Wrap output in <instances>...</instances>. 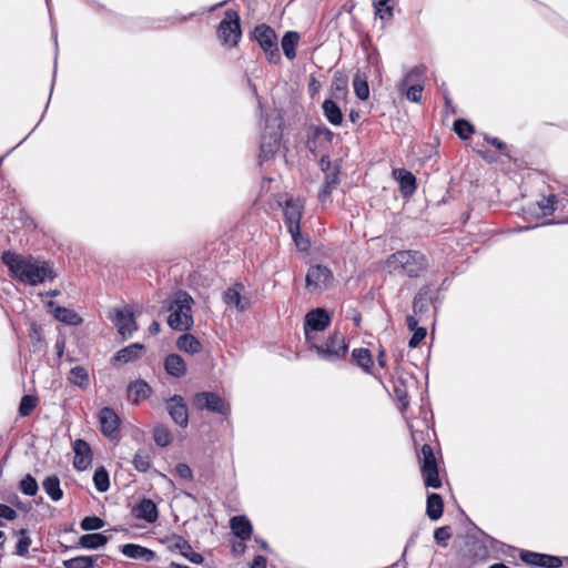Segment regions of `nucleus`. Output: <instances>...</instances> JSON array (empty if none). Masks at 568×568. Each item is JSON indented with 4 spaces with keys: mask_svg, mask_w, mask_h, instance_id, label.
Here are the masks:
<instances>
[{
    "mask_svg": "<svg viewBox=\"0 0 568 568\" xmlns=\"http://www.w3.org/2000/svg\"><path fill=\"white\" fill-rule=\"evenodd\" d=\"M193 298L184 291L174 294L173 300L169 303L168 310L171 312L168 317V324L175 331H187L193 325L191 308Z\"/></svg>",
    "mask_w": 568,
    "mask_h": 568,
    "instance_id": "3",
    "label": "nucleus"
},
{
    "mask_svg": "<svg viewBox=\"0 0 568 568\" xmlns=\"http://www.w3.org/2000/svg\"><path fill=\"white\" fill-rule=\"evenodd\" d=\"M426 73L425 65H416L412 68L403 78L402 82L398 85V90H402V87L413 83L424 84V77Z\"/></svg>",
    "mask_w": 568,
    "mask_h": 568,
    "instance_id": "37",
    "label": "nucleus"
},
{
    "mask_svg": "<svg viewBox=\"0 0 568 568\" xmlns=\"http://www.w3.org/2000/svg\"><path fill=\"white\" fill-rule=\"evenodd\" d=\"M38 398L33 395H23L19 404V415L22 417L30 416L37 407Z\"/></svg>",
    "mask_w": 568,
    "mask_h": 568,
    "instance_id": "46",
    "label": "nucleus"
},
{
    "mask_svg": "<svg viewBox=\"0 0 568 568\" xmlns=\"http://www.w3.org/2000/svg\"><path fill=\"white\" fill-rule=\"evenodd\" d=\"M48 306L52 308L53 317L65 325L79 326L83 322L82 317L71 308L55 305L53 302H50Z\"/></svg>",
    "mask_w": 568,
    "mask_h": 568,
    "instance_id": "18",
    "label": "nucleus"
},
{
    "mask_svg": "<svg viewBox=\"0 0 568 568\" xmlns=\"http://www.w3.org/2000/svg\"><path fill=\"white\" fill-rule=\"evenodd\" d=\"M352 357L359 367L366 372H369L371 367L373 366V358L371 352L367 348H354L352 352Z\"/></svg>",
    "mask_w": 568,
    "mask_h": 568,
    "instance_id": "40",
    "label": "nucleus"
},
{
    "mask_svg": "<svg viewBox=\"0 0 568 568\" xmlns=\"http://www.w3.org/2000/svg\"><path fill=\"white\" fill-rule=\"evenodd\" d=\"M230 528L233 535L241 540H250L253 534L252 523L244 515L232 517L230 519Z\"/></svg>",
    "mask_w": 568,
    "mask_h": 568,
    "instance_id": "21",
    "label": "nucleus"
},
{
    "mask_svg": "<svg viewBox=\"0 0 568 568\" xmlns=\"http://www.w3.org/2000/svg\"><path fill=\"white\" fill-rule=\"evenodd\" d=\"M288 233L291 234L296 247L300 251L305 252L310 248V240L301 234V226L297 227V232L288 231Z\"/></svg>",
    "mask_w": 568,
    "mask_h": 568,
    "instance_id": "54",
    "label": "nucleus"
},
{
    "mask_svg": "<svg viewBox=\"0 0 568 568\" xmlns=\"http://www.w3.org/2000/svg\"><path fill=\"white\" fill-rule=\"evenodd\" d=\"M245 541L246 540H241L240 539L239 541H234L232 544V554L234 556H241V555H243L246 551Z\"/></svg>",
    "mask_w": 568,
    "mask_h": 568,
    "instance_id": "60",
    "label": "nucleus"
},
{
    "mask_svg": "<svg viewBox=\"0 0 568 568\" xmlns=\"http://www.w3.org/2000/svg\"><path fill=\"white\" fill-rule=\"evenodd\" d=\"M392 0H374L375 16L382 20H389L393 17Z\"/></svg>",
    "mask_w": 568,
    "mask_h": 568,
    "instance_id": "41",
    "label": "nucleus"
},
{
    "mask_svg": "<svg viewBox=\"0 0 568 568\" xmlns=\"http://www.w3.org/2000/svg\"><path fill=\"white\" fill-rule=\"evenodd\" d=\"M339 184V169L334 166L331 172L325 173L323 185L318 192L320 202H326L334 189Z\"/></svg>",
    "mask_w": 568,
    "mask_h": 568,
    "instance_id": "24",
    "label": "nucleus"
},
{
    "mask_svg": "<svg viewBox=\"0 0 568 568\" xmlns=\"http://www.w3.org/2000/svg\"><path fill=\"white\" fill-rule=\"evenodd\" d=\"M519 557L525 564L536 567L559 568L562 565L560 557L530 550H520Z\"/></svg>",
    "mask_w": 568,
    "mask_h": 568,
    "instance_id": "13",
    "label": "nucleus"
},
{
    "mask_svg": "<svg viewBox=\"0 0 568 568\" xmlns=\"http://www.w3.org/2000/svg\"><path fill=\"white\" fill-rule=\"evenodd\" d=\"M323 114L326 120L335 126L343 123V113L341 108L332 99H327L322 104Z\"/></svg>",
    "mask_w": 568,
    "mask_h": 568,
    "instance_id": "29",
    "label": "nucleus"
},
{
    "mask_svg": "<svg viewBox=\"0 0 568 568\" xmlns=\"http://www.w3.org/2000/svg\"><path fill=\"white\" fill-rule=\"evenodd\" d=\"M144 345L140 343H133L115 353L113 356L114 362L129 363L138 359L141 356Z\"/></svg>",
    "mask_w": 568,
    "mask_h": 568,
    "instance_id": "28",
    "label": "nucleus"
},
{
    "mask_svg": "<svg viewBox=\"0 0 568 568\" xmlns=\"http://www.w3.org/2000/svg\"><path fill=\"white\" fill-rule=\"evenodd\" d=\"M109 538L101 532H92L82 535L79 538V545L87 549H99L106 545Z\"/></svg>",
    "mask_w": 568,
    "mask_h": 568,
    "instance_id": "32",
    "label": "nucleus"
},
{
    "mask_svg": "<svg viewBox=\"0 0 568 568\" xmlns=\"http://www.w3.org/2000/svg\"><path fill=\"white\" fill-rule=\"evenodd\" d=\"M73 467L77 470H85L92 463V450L90 445L83 439H77L73 444Z\"/></svg>",
    "mask_w": 568,
    "mask_h": 568,
    "instance_id": "16",
    "label": "nucleus"
},
{
    "mask_svg": "<svg viewBox=\"0 0 568 568\" xmlns=\"http://www.w3.org/2000/svg\"><path fill=\"white\" fill-rule=\"evenodd\" d=\"M151 393V386L143 379L132 382L128 386V397L135 405L150 397Z\"/></svg>",
    "mask_w": 568,
    "mask_h": 568,
    "instance_id": "23",
    "label": "nucleus"
},
{
    "mask_svg": "<svg viewBox=\"0 0 568 568\" xmlns=\"http://www.w3.org/2000/svg\"><path fill=\"white\" fill-rule=\"evenodd\" d=\"M412 332H413V335H412V337H410V339L408 342V346L410 348H415L426 337L427 332H426L425 327H419V328H416V329H414Z\"/></svg>",
    "mask_w": 568,
    "mask_h": 568,
    "instance_id": "56",
    "label": "nucleus"
},
{
    "mask_svg": "<svg viewBox=\"0 0 568 568\" xmlns=\"http://www.w3.org/2000/svg\"><path fill=\"white\" fill-rule=\"evenodd\" d=\"M311 349H314L317 356L329 363L343 359L348 351V345L343 333L333 332L323 343H318L317 338L313 343H306Z\"/></svg>",
    "mask_w": 568,
    "mask_h": 568,
    "instance_id": "4",
    "label": "nucleus"
},
{
    "mask_svg": "<svg viewBox=\"0 0 568 568\" xmlns=\"http://www.w3.org/2000/svg\"><path fill=\"white\" fill-rule=\"evenodd\" d=\"M1 260L10 275L24 285L37 286L47 278H54L52 266L47 261H38L32 256H23L11 251H4Z\"/></svg>",
    "mask_w": 568,
    "mask_h": 568,
    "instance_id": "1",
    "label": "nucleus"
},
{
    "mask_svg": "<svg viewBox=\"0 0 568 568\" xmlns=\"http://www.w3.org/2000/svg\"><path fill=\"white\" fill-rule=\"evenodd\" d=\"M394 392H395V394L397 396V399L403 405V407H406L408 405L407 393L400 386H395L394 387Z\"/></svg>",
    "mask_w": 568,
    "mask_h": 568,
    "instance_id": "61",
    "label": "nucleus"
},
{
    "mask_svg": "<svg viewBox=\"0 0 568 568\" xmlns=\"http://www.w3.org/2000/svg\"><path fill=\"white\" fill-rule=\"evenodd\" d=\"M19 489L21 490L22 494H24L27 496H36L39 490V486H38L36 478L32 475L27 474L20 480Z\"/></svg>",
    "mask_w": 568,
    "mask_h": 568,
    "instance_id": "44",
    "label": "nucleus"
},
{
    "mask_svg": "<svg viewBox=\"0 0 568 568\" xmlns=\"http://www.w3.org/2000/svg\"><path fill=\"white\" fill-rule=\"evenodd\" d=\"M266 564L267 559L262 555H257L254 557L250 568H266Z\"/></svg>",
    "mask_w": 568,
    "mask_h": 568,
    "instance_id": "63",
    "label": "nucleus"
},
{
    "mask_svg": "<svg viewBox=\"0 0 568 568\" xmlns=\"http://www.w3.org/2000/svg\"><path fill=\"white\" fill-rule=\"evenodd\" d=\"M301 36L297 31H286L282 38L281 47L284 52V55L288 60H294L296 58V48L300 43Z\"/></svg>",
    "mask_w": 568,
    "mask_h": 568,
    "instance_id": "27",
    "label": "nucleus"
},
{
    "mask_svg": "<svg viewBox=\"0 0 568 568\" xmlns=\"http://www.w3.org/2000/svg\"><path fill=\"white\" fill-rule=\"evenodd\" d=\"M422 476L426 487H430L434 489H438L442 487V480L439 478L438 468L430 469L428 471H423Z\"/></svg>",
    "mask_w": 568,
    "mask_h": 568,
    "instance_id": "51",
    "label": "nucleus"
},
{
    "mask_svg": "<svg viewBox=\"0 0 568 568\" xmlns=\"http://www.w3.org/2000/svg\"><path fill=\"white\" fill-rule=\"evenodd\" d=\"M335 134L325 125L315 126L313 131L314 140H324L327 143H332Z\"/></svg>",
    "mask_w": 568,
    "mask_h": 568,
    "instance_id": "53",
    "label": "nucleus"
},
{
    "mask_svg": "<svg viewBox=\"0 0 568 568\" xmlns=\"http://www.w3.org/2000/svg\"><path fill=\"white\" fill-rule=\"evenodd\" d=\"M394 175L399 183V190L404 196H410L416 191V178L405 169L394 171Z\"/></svg>",
    "mask_w": 568,
    "mask_h": 568,
    "instance_id": "25",
    "label": "nucleus"
},
{
    "mask_svg": "<svg viewBox=\"0 0 568 568\" xmlns=\"http://www.w3.org/2000/svg\"><path fill=\"white\" fill-rule=\"evenodd\" d=\"M454 131L460 139L467 140L474 130L468 121L458 119L454 122Z\"/></svg>",
    "mask_w": 568,
    "mask_h": 568,
    "instance_id": "52",
    "label": "nucleus"
},
{
    "mask_svg": "<svg viewBox=\"0 0 568 568\" xmlns=\"http://www.w3.org/2000/svg\"><path fill=\"white\" fill-rule=\"evenodd\" d=\"M304 212V201L290 197L285 201L283 214L287 231L297 232Z\"/></svg>",
    "mask_w": 568,
    "mask_h": 568,
    "instance_id": "12",
    "label": "nucleus"
},
{
    "mask_svg": "<svg viewBox=\"0 0 568 568\" xmlns=\"http://www.w3.org/2000/svg\"><path fill=\"white\" fill-rule=\"evenodd\" d=\"M121 552L132 559L144 558L150 561L154 558V552L151 549L142 547L136 544H125L121 548Z\"/></svg>",
    "mask_w": 568,
    "mask_h": 568,
    "instance_id": "30",
    "label": "nucleus"
},
{
    "mask_svg": "<svg viewBox=\"0 0 568 568\" xmlns=\"http://www.w3.org/2000/svg\"><path fill=\"white\" fill-rule=\"evenodd\" d=\"M175 473L183 479L190 480L193 477L192 469L184 463H179L175 466Z\"/></svg>",
    "mask_w": 568,
    "mask_h": 568,
    "instance_id": "57",
    "label": "nucleus"
},
{
    "mask_svg": "<svg viewBox=\"0 0 568 568\" xmlns=\"http://www.w3.org/2000/svg\"><path fill=\"white\" fill-rule=\"evenodd\" d=\"M450 527L448 526L439 527L434 532V538L437 544L444 547L447 546V540L450 538Z\"/></svg>",
    "mask_w": 568,
    "mask_h": 568,
    "instance_id": "55",
    "label": "nucleus"
},
{
    "mask_svg": "<svg viewBox=\"0 0 568 568\" xmlns=\"http://www.w3.org/2000/svg\"><path fill=\"white\" fill-rule=\"evenodd\" d=\"M444 510V503L440 495L432 493L427 496L426 515L432 520H437L442 517Z\"/></svg>",
    "mask_w": 568,
    "mask_h": 568,
    "instance_id": "31",
    "label": "nucleus"
},
{
    "mask_svg": "<svg viewBox=\"0 0 568 568\" xmlns=\"http://www.w3.org/2000/svg\"><path fill=\"white\" fill-rule=\"evenodd\" d=\"M104 520L97 516H87L80 523L81 529L85 531L101 529L104 527Z\"/></svg>",
    "mask_w": 568,
    "mask_h": 568,
    "instance_id": "49",
    "label": "nucleus"
},
{
    "mask_svg": "<svg viewBox=\"0 0 568 568\" xmlns=\"http://www.w3.org/2000/svg\"><path fill=\"white\" fill-rule=\"evenodd\" d=\"M426 256L415 250L397 251L388 256L387 266L408 277H418L427 268Z\"/></svg>",
    "mask_w": 568,
    "mask_h": 568,
    "instance_id": "2",
    "label": "nucleus"
},
{
    "mask_svg": "<svg viewBox=\"0 0 568 568\" xmlns=\"http://www.w3.org/2000/svg\"><path fill=\"white\" fill-rule=\"evenodd\" d=\"M165 372L175 377L181 378L186 373V364L184 359L178 354H170L164 361Z\"/></svg>",
    "mask_w": 568,
    "mask_h": 568,
    "instance_id": "26",
    "label": "nucleus"
},
{
    "mask_svg": "<svg viewBox=\"0 0 568 568\" xmlns=\"http://www.w3.org/2000/svg\"><path fill=\"white\" fill-rule=\"evenodd\" d=\"M68 381L82 389H87L90 385L89 373L83 366H74L70 369Z\"/></svg>",
    "mask_w": 568,
    "mask_h": 568,
    "instance_id": "34",
    "label": "nucleus"
},
{
    "mask_svg": "<svg viewBox=\"0 0 568 568\" xmlns=\"http://www.w3.org/2000/svg\"><path fill=\"white\" fill-rule=\"evenodd\" d=\"M334 283L332 270L325 265L316 264L310 266L305 276V286L311 293H322L328 290Z\"/></svg>",
    "mask_w": 568,
    "mask_h": 568,
    "instance_id": "7",
    "label": "nucleus"
},
{
    "mask_svg": "<svg viewBox=\"0 0 568 568\" xmlns=\"http://www.w3.org/2000/svg\"><path fill=\"white\" fill-rule=\"evenodd\" d=\"M539 210L544 216L550 215L555 212L557 205V197L555 194H550L547 197H542L541 201L537 202Z\"/></svg>",
    "mask_w": 568,
    "mask_h": 568,
    "instance_id": "50",
    "label": "nucleus"
},
{
    "mask_svg": "<svg viewBox=\"0 0 568 568\" xmlns=\"http://www.w3.org/2000/svg\"><path fill=\"white\" fill-rule=\"evenodd\" d=\"M417 314H412V315H408L407 318H406V324H407V327L409 331H414L416 328H419L418 326V321L417 317H416Z\"/></svg>",
    "mask_w": 568,
    "mask_h": 568,
    "instance_id": "64",
    "label": "nucleus"
},
{
    "mask_svg": "<svg viewBox=\"0 0 568 568\" xmlns=\"http://www.w3.org/2000/svg\"><path fill=\"white\" fill-rule=\"evenodd\" d=\"M216 33L222 44L230 47L237 45L242 36L239 13L231 9L226 10L223 20L217 27Z\"/></svg>",
    "mask_w": 568,
    "mask_h": 568,
    "instance_id": "6",
    "label": "nucleus"
},
{
    "mask_svg": "<svg viewBox=\"0 0 568 568\" xmlns=\"http://www.w3.org/2000/svg\"><path fill=\"white\" fill-rule=\"evenodd\" d=\"M166 410L172 420L182 428L189 425V410L181 395H173L165 400Z\"/></svg>",
    "mask_w": 568,
    "mask_h": 568,
    "instance_id": "11",
    "label": "nucleus"
},
{
    "mask_svg": "<svg viewBox=\"0 0 568 568\" xmlns=\"http://www.w3.org/2000/svg\"><path fill=\"white\" fill-rule=\"evenodd\" d=\"M281 140V132L274 131L270 135L263 133L260 145V160H268L278 149Z\"/></svg>",
    "mask_w": 568,
    "mask_h": 568,
    "instance_id": "22",
    "label": "nucleus"
},
{
    "mask_svg": "<svg viewBox=\"0 0 568 568\" xmlns=\"http://www.w3.org/2000/svg\"><path fill=\"white\" fill-rule=\"evenodd\" d=\"M332 89L339 92L346 91V81L339 75V72L334 74V79L332 82Z\"/></svg>",
    "mask_w": 568,
    "mask_h": 568,
    "instance_id": "59",
    "label": "nucleus"
},
{
    "mask_svg": "<svg viewBox=\"0 0 568 568\" xmlns=\"http://www.w3.org/2000/svg\"><path fill=\"white\" fill-rule=\"evenodd\" d=\"M193 405L199 410L227 416L231 413L230 405L214 392H200L193 396Z\"/></svg>",
    "mask_w": 568,
    "mask_h": 568,
    "instance_id": "9",
    "label": "nucleus"
},
{
    "mask_svg": "<svg viewBox=\"0 0 568 568\" xmlns=\"http://www.w3.org/2000/svg\"><path fill=\"white\" fill-rule=\"evenodd\" d=\"M320 165L323 172L327 173L333 170L331 159L327 154L321 156Z\"/></svg>",
    "mask_w": 568,
    "mask_h": 568,
    "instance_id": "62",
    "label": "nucleus"
},
{
    "mask_svg": "<svg viewBox=\"0 0 568 568\" xmlns=\"http://www.w3.org/2000/svg\"><path fill=\"white\" fill-rule=\"evenodd\" d=\"M419 460H420V473L438 468L437 460H436L435 454L433 452V448L428 444H424L422 446Z\"/></svg>",
    "mask_w": 568,
    "mask_h": 568,
    "instance_id": "35",
    "label": "nucleus"
},
{
    "mask_svg": "<svg viewBox=\"0 0 568 568\" xmlns=\"http://www.w3.org/2000/svg\"><path fill=\"white\" fill-rule=\"evenodd\" d=\"M244 285L236 283L234 286L227 288L223 295L224 303L241 313L245 312L251 305L250 298L242 295Z\"/></svg>",
    "mask_w": 568,
    "mask_h": 568,
    "instance_id": "15",
    "label": "nucleus"
},
{
    "mask_svg": "<svg viewBox=\"0 0 568 568\" xmlns=\"http://www.w3.org/2000/svg\"><path fill=\"white\" fill-rule=\"evenodd\" d=\"M93 565L94 559L89 556H79L64 561L65 568H90Z\"/></svg>",
    "mask_w": 568,
    "mask_h": 568,
    "instance_id": "48",
    "label": "nucleus"
},
{
    "mask_svg": "<svg viewBox=\"0 0 568 568\" xmlns=\"http://www.w3.org/2000/svg\"><path fill=\"white\" fill-rule=\"evenodd\" d=\"M99 422L101 433L106 437H112L120 426V418L111 407H103L99 412Z\"/></svg>",
    "mask_w": 568,
    "mask_h": 568,
    "instance_id": "17",
    "label": "nucleus"
},
{
    "mask_svg": "<svg viewBox=\"0 0 568 568\" xmlns=\"http://www.w3.org/2000/svg\"><path fill=\"white\" fill-rule=\"evenodd\" d=\"M93 483L98 491L104 493L110 487L109 473L104 467H99L93 474Z\"/></svg>",
    "mask_w": 568,
    "mask_h": 568,
    "instance_id": "42",
    "label": "nucleus"
},
{
    "mask_svg": "<svg viewBox=\"0 0 568 568\" xmlns=\"http://www.w3.org/2000/svg\"><path fill=\"white\" fill-rule=\"evenodd\" d=\"M132 514L135 518L143 519L149 524L155 523L159 517L155 503L149 498L141 499L133 508Z\"/></svg>",
    "mask_w": 568,
    "mask_h": 568,
    "instance_id": "20",
    "label": "nucleus"
},
{
    "mask_svg": "<svg viewBox=\"0 0 568 568\" xmlns=\"http://www.w3.org/2000/svg\"><path fill=\"white\" fill-rule=\"evenodd\" d=\"M109 318L116 326L118 333L121 335L123 341L130 338L133 335V333L138 329V324L134 314L129 308H114L112 312H110Z\"/></svg>",
    "mask_w": 568,
    "mask_h": 568,
    "instance_id": "10",
    "label": "nucleus"
},
{
    "mask_svg": "<svg viewBox=\"0 0 568 568\" xmlns=\"http://www.w3.org/2000/svg\"><path fill=\"white\" fill-rule=\"evenodd\" d=\"M42 487L53 501H59L63 498V490L60 486V479L57 475L48 476L42 481Z\"/></svg>",
    "mask_w": 568,
    "mask_h": 568,
    "instance_id": "33",
    "label": "nucleus"
},
{
    "mask_svg": "<svg viewBox=\"0 0 568 568\" xmlns=\"http://www.w3.org/2000/svg\"><path fill=\"white\" fill-rule=\"evenodd\" d=\"M17 534L20 535V539L16 545V554L20 557H27L29 555V548L32 540L29 537L27 529L22 528Z\"/></svg>",
    "mask_w": 568,
    "mask_h": 568,
    "instance_id": "43",
    "label": "nucleus"
},
{
    "mask_svg": "<svg viewBox=\"0 0 568 568\" xmlns=\"http://www.w3.org/2000/svg\"><path fill=\"white\" fill-rule=\"evenodd\" d=\"M133 466L140 473H146L152 466V459L149 452L140 448L133 456Z\"/></svg>",
    "mask_w": 568,
    "mask_h": 568,
    "instance_id": "39",
    "label": "nucleus"
},
{
    "mask_svg": "<svg viewBox=\"0 0 568 568\" xmlns=\"http://www.w3.org/2000/svg\"><path fill=\"white\" fill-rule=\"evenodd\" d=\"M253 34L261 49L264 51L267 61L272 64H277L281 61V53L274 29L262 23L254 28Z\"/></svg>",
    "mask_w": 568,
    "mask_h": 568,
    "instance_id": "5",
    "label": "nucleus"
},
{
    "mask_svg": "<svg viewBox=\"0 0 568 568\" xmlns=\"http://www.w3.org/2000/svg\"><path fill=\"white\" fill-rule=\"evenodd\" d=\"M176 346L180 351L190 354H196L202 348L200 341L191 334L181 335L176 341Z\"/></svg>",
    "mask_w": 568,
    "mask_h": 568,
    "instance_id": "36",
    "label": "nucleus"
},
{
    "mask_svg": "<svg viewBox=\"0 0 568 568\" xmlns=\"http://www.w3.org/2000/svg\"><path fill=\"white\" fill-rule=\"evenodd\" d=\"M153 438L158 446L166 447L171 444L172 435L170 430L164 426H156L153 429Z\"/></svg>",
    "mask_w": 568,
    "mask_h": 568,
    "instance_id": "47",
    "label": "nucleus"
},
{
    "mask_svg": "<svg viewBox=\"0 0 568 568\" xmlns=\"http://www.w3.org/2000/svg\"><path fill=\"white\" fill-rule=\"evenodd\" d=\"M168 548L171 551H179L181 556L190 560L192 564L200 565L204 560L203 556L193 551L191 544L180 535H172L169 538Z\"/></svg>",
    "mask_w": 568,
    "mask_h": 568,
    "instance_id": "14",
    "label": "nucleus"
},
{
    "mask_svg": "<svg viewBox=\"0 0 568 568\" xmlns=\"http://www.w3.org/2000/svg\"><path fill=\"white\" fill-rule=\"evenodd\" d=\"M331 324V316L325 308L310 311L304 318V335L306 343H313L317 332H323Z\"/></svg>",
    "mask_w": 568,
    "mask_h": 568,
    "instance_id": "8",
    "label": "nucleus"
},
{
    "mask_svg": "<svg viewBox=\"0 0 568 568\" xmlns=\"http://www.w3.org/2000/svg\"><path fill=\"white\" fill-rule=\"evenodd\" d=\"M435 298V293L429 286H423L418 290L414 297L413 311L415 314L426 315Z\"/></svg>",
    "mask_w": 568,
    "mask_h": 568,
    "instance_id": "19",
    "label": "nucleus"
},
{
    "mask_svg": "<svg viewBox=\"0 0 568 568\" xmlns=\"http://www.w3.org/2000/svg\"><path fill=\"white\" fill-rule=\"evenodd\" d=\"M17 517V513L13 508L8 505L0 504V518L7 520H13Z\"/></svg>",
    "mask_w": 568,
    "mask_h": 568,
    "instance_id": "58",
    "label": "nucleus"
},
{
    "mask_svg": "<svg viewBox=\"0 0 568 568\" xmlns=\"http://www.w3.org/2000/svg\"><path fill=\"white\" fill-rule=\"evenodd\" d=\"M353 88H354L355 95L359 100L365 101L368 99L369 87H368V82H367L365 74L361 73L359 71L356 72V74L354 75V79H353Z\"/></svg>",
    "mask_w": 568,
    "mask_h": 568,
    "instance_id": "38",
    "label": "nucleus"
},
{
    "mask_svg": "<svg viewBox=\"0 0 568 568\" xmlns=\"http://www.w3.org/2000/svg\"><path fill=\"white\" fill-rule=\"evenodd\" d=\"M424 84L413 83L402 87L400 92L405 93L407 100L418 103L422 101Z\"/></svg>",
    "mask_w": 568,
    "mask_h": 568,
    "instance_id": "45",
    "label": "nucleus"
}]
</instances>
